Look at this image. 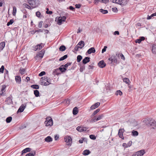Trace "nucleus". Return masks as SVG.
Returning <instances> with one entry per match:
<instances>
[{
  "instance_id": "69168bd1",
  "label": "nucleus",
  "mask_w": 156,
  "mask_h": 156,
  "mask_svg": "<svg viewBox=\"0 0 156 156\" xmlns=\"http://www.w3.org/2000/svg\"><path fill=\"white\" fill-rule=\"evenodd\" d=\"M69 9L73 11H74L75 10V9L72 6H70L69 7Z\"/></svg>"
},
{
  "instance_id": "6ab92c4d",
  "label": "nucleus",
  "mask_w": 156,
  "mask_h": 156,
  "mask_svg": "<svg viewBox=\"0 0 156 156\" xmlns=\"http://www.w3.org/2000/svg\"><path fill=\"white\" fill-rule=\"evenodd\" d=\"M31 150V149L29 147H27L24 149L22 151L21 155H23L24 153H26L28 152H30Z\"/></svg>"
},
{
  "instance_id": "052dcab7",
  "label": "nucleus",
  "mask_w": 156,
  "mask_h": 156,
  "mask_svg": "<svg viewBox=\"0 0 156 156\" xmlns=\"http://www.w3.org/2000/svg\"><path fill=\"white\" fill-rule=\"evenodd\" d=\"M81 5L80 4H76L75 5V7L76 8L79 9L81 6Z\"/></svg>"
},
{
  "instance_id": "7c9ffc66",
  "label": "nucleus",
  "mask_w": 156,
  "mask_h": 156,
  "mask_svg": "<svg viewBox=\"0 0 156 156\" xmlns=\"http://www.w3.org/2000/svg\"><path fill=\"white\" fill-rule=\"evenodd\" d=\"M36 154V151H34V153H29L27 154H26L25 156H34Z\"/></svg>"
},
{
  "instance_id": "2eb2a0df",
  "label": "nucleus",
  "mask_w": 156,
  "mask_h": 156,
  "mask_svg": "<svg viewBox=\"0 0 156 156\" xmlns=\"http://www.w3.org/2000/svg\"><path fill=\"white\" fill-rule=\"evenodd\" d=\"M90 58L89 57H86L82 60V62L83 64H86L90 61Z\"/></svg>"
},
{
  "instance_id": "4c0bfd02",
  "label": "nucleus",
  "mask_w": 156,
  "mask_h": 156,
  "mask_svg": "<svg viewBox=\"0 0 156 156\" xmlns=\"http://www.w3.org/2000/svg\"><path fill=\"white\" fill-rule=\"evenodd\" d=\"M13 10L12 12V15L14 16H15L16 15V7L14 6L13 7Z\"/></svg>"
},
{
  "instance_id": "c03bdc74",
  "label": "nucleus",
  "mask_w": 156,
  "mask_h": 156,
  "mask_svg": "<svg viewBox=\"0 0 156 156\" xmlns=\"http://www.w3.org/2000/svg\"><path fill=\"white\" fill-rule=\"evenodd\" d=\"M14 22V20L13 19H11L10 20V21L8 22L7 23V26H9L10 25L12 24Z\"/></svg>"
},
{
  "instance_id": "a878e982",
  "label": "nucleus",
  "mask_w": 156,
  "mask_h": 156,
  "mask_svg": "<svg viewBox=\"0 0 156 156\" xmlns=\"http://www.w3.org/2000/svg\"><path fill=\"white\" fill-rule=\"evenodd\" d=\"M78 108L77 107H75L73 110V113L74 115H76L78 112Z\"/></svg>"
},
{
  "instance_id": "bb28decb",
  "label": "nucleus",
  "mask_w": 156,
  "mask_h": 156,
  "mask_svg": "<svg viewBox=\"0 0 156 156\" xmlns=\"http://www.w3.org/2000/svg\"><path fill=\"white\" fill-rule=\"evenodd\" d=\"M123 80L124 82L128 84V85H129V83L130 82V80L128 78L126 77L124 78L123 79Z\"/></svg>"
},
{
  "instance_id": "8fccbe9b",
  "label": "nucleus",
  "mask_w": 156,
  "mask_h": 156,
  "mask_svg": "<svg viewBox=\"0 0 156 156\" xmlns=\"http://www.w3.org/2000/svg\"><path fill=\"white\" fill-rule=\"evenodd\" d=\"M132 142L131 141H129L127 144L126 145V146H125L126 147H130L132 145Z\"/></svg>"
},
{
  "instance_id": "c9c22d12",
  "label": "nucleus",
  "mask_w": 156,
  "mask_h": 156,
  "mask_svg": "<svg viewBox=\"0 0 156 156\" xmlns=\"http://www.w3.org/2000/svg\"><path fill=\"white\" fill-rule=\"evenodd\" d=\"M82 59V56L80 55H78L77 57V61L80 62Z\"/></svg>"
},
{
  "instance_id": "a19ab883",
  "label": "nucleus",
  "mask_w": 156,
  "mask_h": 156,
  "mask_svg": "<svg viewBox=\"0 0 156 156\" xmlns=\"http://www.w3.org/2000/svg\"><path fill=\"white\" fill-rule=\"evenodd\" d=\"M100 12L103 14H105L108 12V11L106 10H104L102 9H100Z\"/></svg>"
},
{
  "instance_id": "338daca9",
  "label": "nucleus",
  "mask_w": 156,
  "mask_h": 156,
  "mask_svg": "<svg viewBox=\"0 0 156 156\" xmlns=\"http://www.w3.org/2000/svg\"><path fill=\"white\" fill-rule=\"evenodd\" d=\"M86 139L85 138H83L82 140H79V142L81 144L83 142V141H85V140Z\"/></svg>"
},
{
  "instance_id": "473e14b6",
  "label": "nucleus",
  "mask_w": 156,
  "mask_h": 156,
  "mask_svg": "<svg viewBox=\"0 0 156 156\" xmlns=\"http://www.w3.org/2000/svg\"><path fill=\"white\" fill-rule=\"evenodd\" d=\"M68 57V55H64L63 56L61 57L59 59V61H62L64 60V59H66Z\"/></svg>"
},
{
  "instance_id": "20e7f679",
  "label": "nucleus",
  "mask_w": 156,
  "mask_h": 156,
  "mask_svg": "<svg viewBox=\"0 0 156 156\" xmlns=\"http://www.w3.org/2000/svg\"><path fill=\"white\" fill-rule=\"evenodd\" d=\"M28 2L33 8L37 7L39 4L38 0H29Z\"/></svg>"
},
{
  "instance_id": "680f3d73",
  "label": "nucleus",
  "mask_w": 156,
  "mask_h": 156,
  "mask_svg": "<svg viewBox=\"0 0 156 156\" xmlns=\"http://www.w3.org/2000/svg\"><path fill=\"white\" fill-rule=\"evenodd\" d=\"M88 129V128L83 126L82 129V132H83L84 131H86Z\"/></svg>"
},
{
  "instance_id": "f257e3e1",
  "label": "nucleus",
  "mask_w": 156,
  "mask_h": 156,
  "mask_svg": "<svg viewBox=\"0 0 156 156\" xmlns=\"http://www.w3.org/2000/svg\"><path fill=\"white\" fill-rule=\"evenodd\" d=\"M146 122V125L148 126L151 127L153 129H156V121L151 119H148L147 120H144V122Z\"/></svg>"
},
{
  "instance_id": "ea45409f",
  "label": "nucleus",
  "mask_w": 156,
  "mask_h": 156,
  "mask_svg": "<svg viewBox=\"0 0 156 156\" xmlns=\"http://www.w3.org/2000/svg\"><path fill=\"white\" fill-rule=\"evenodd\" d=\"M25 70L24 69L20 68V72L23 75L24 74Z\"/></svg>"
},
{
  "instance_id": "b1692460",
  "label": "nucleus",
  "mask_w": 156,
  "mask_h": 156,
  "mask_svg": "<svg viewBox=\"0 0 156 156\" xmlns=\"http://www.w3.org/2000/svg\"><path fill=\"white\" fill-rule=\"evenodd\" d=\"M90 151L88 150H85L83 152V154L84 155H87L90 153Z\"/></svg>"
},
{
  "instance_id": "e2e57ef3",
  "label": "nucleus",
  "mask_w": 156,
  "mask_h": 156,
  "mask_svg": "<svg viewBox=\"0 0 156 156\" xmlns=\"http://www.w3.org/2000/svg\"><path fill=\"white\" fill-rule=\"evenodd\" d=\"M112 10L113 12H116L117 11V9L116 7L112 8Z\"/></svg>"
},
{
  "instance_id": "f8f14e48",
  "label": "nucleus",
  "mask_w": 156,
  "mask_h": 156,
  "mask_svg": "<svg viewBox=\"0 0 156 156\" xmlns=\"http://www.w3.org/2000/svg\"><path fill=\"white\" fill-rule=\"evenodd\" d=\"M6 103L8 105H10L12 104V98L9 97L7 98L5 100Z\"/></svg>"
},
{
  "instance_id": "7ed1b4c3",
  "label": "nucleus",
  "mask_w": 156,
  "mask_h": 156,
  "mask_svg": "<svg viewBox=\"0 0 156 156\" xmlns=\"http://www.w3.org/2000/svg\"><path fill=\"white\" fill-rule=\"evenodd\" d=\"M108 60L109 63L112 65L117 63V60L115 55L110 56Z\"/></svg>"
},
{
  "instance_id": "c756f323",
  "label": "nucleus",
  "mask_w": 156,
  "mask_h": 156,
  "mask_svg": "<svg viewBox=\"0 0 156 156\" xmlns=\"http://www.w3.org/2000/svg\"><path fill=\"white\" fill-rule=\"evenodd\" d=\"M5 44L4 42H2L0 43V48L3 49L5 46Z\"/></svg>"
},
{
  "instance_id": "72a5a7b5",
  "label": "nucleus",
  "mask_w": 156,
  "mask_h": 156,
  "mask_svg": "<svg viewBox=\"0 0 156 156\" xmlns=\"http://www.w3.org/2000/svg\"><path fill=\"white\" fill-rule=\"evenodd\" d=\"M31 87L35 89H38L39 87V85L36 84H34L31 86Z\"/></svg>"
},
{
  "instance_id": "39448f33",
  "label": "nucleus",
  "mask_w": 156,
  "mask_h": 156,
  "mask_svg": "<svg viewBox=\"0 0 156 156\" xmlns=\"http://www.w3.org/2000/svg\"><path fill=\"white\" fill-rule=\"evenodd\" d=\"M44 123L46 126H51L53 124L52 119L50 117H47L46 118V121L44 122Z\"/></svg>"
},
{
  "instance_id": "13d9d810",
  "label": "nucleus",
  "mask_w": 156,
  "mask_h": 156,
  "mask_svg": "<svg viewBox=\"0 0 156 156\" xmlns=\"http://www.w3.org/2000/svg\"><path fill=\"white\" fill-rule=\"evenodd\" d=\"M109 2V0H101V2L105 3V4L108 3Z\"/></svg>"
},
{
  "instance_id": "9d476101",
  "label": "nucleus",
  "mask_w": 156,
  "mask_h": 156,
  "mask_svg": "<svg viewBox=\"0 0 156 156\" xmlns=\"http://www.w3.org/2000/svg\"><path fill=\"white\" fill-rule=\"evenodd\" d=\"M26 106V105H24L22 104L21 105L20 107L18 110L17 113H18L19 112H23L24 109L25 108Z\"/></svg>"
},
{
  "instance_id": "f03ea898",
  "label": "nucleus",
  "mask_w": 156,
  "mask_h": 156,
  "mask_svg": "<svg viewBox=\"0 0 156 156\" xmlns=\"http://www.w3.org/2000/svg\"><path fill=\"white\" fill-rule=\"evenodd\" d=\"M41 84L44 86H48L51 84V79L47 77H42L41 78Z\"/></svg>"
},
{
  "instance_id": "a211bd4d",
  "label": "nucleus",
  "mask_w": 156,
  "mask_h": 156,
  "mask_svg": "<svg viewBox=\"0 0 156 156\" xmlns=\"http://www.w3.org/2000/svg\"><path fill=\"white\" fill-rule=\"evenodd\" d=\"M42 44V43H41L39 44L36 45L34 48V50L35 51L39 50L42 49V46H41V44Z\"/></svg>"
},
{
  "instance_id": "2f4dec72",
  "label": "nucleus",
  "mask_w": 156,
  "mask_h": 156,
  "mask_svg": "<svg viewBox=\"0 0 156 156\" xmlns=\"http://www.w3.org/2000/svg\"><path fill=\"white\" fill-rule=\"evenodd\" d=\"M34 94L36 97H38L39 96V92L37 90H34Z\"/></svg>"
},
{
  "instance_id": "603ef678",
  "label": "nucleus",
  "mask_w": 156,
  "mask_h": 156,
  "mask_svg": "<svg viewBox=\"0 0 156 156\" xmlns=\"http://www.w3.org/2000/svg\"><path fill=\"white\" fill-rule=\"evenodd\" d=\"M46 9L47 11L46 12L47 14H51L52 13V12L51 11H49V9L48 8H47Z\"/></svg>"
},
{
  "instance_id": "37998d69",
  "label": "nucleus",
  "mask_w": 156,
  "mask_h": 156,
  "mask_svg": "<svg viewBox=\"0 0 156 156\" xmlns=\"http://www.w3.org/2000/svg\"><path fill=\"white\" fill-rule=\"evenodd\" d=\"M122 92L120 90H117L116 93L115 94L116 95H119L120 96H121L122 95Z\"/></svg>"
},
{
  "instance_id": "dca6fc26",
  "label": "nucleus",
  "mask_w": 156,
  "mask_h": 156,
  "mask_svg": "<svg viewBox=\"0 0 156 156\" xmlns=\"http://www.w3.org/2000/svg\"><path fill=\"white\" fill-rule=\"evenodd\" d=\"M59 70L62 73L65 72L66 70V69L65 68L64 66H62V65L58 68L55 69L56 71H57Z\"/></svg>"
},
{
  "instance_id": "864d4df0",
  "label": "nucleus",
  "mask_w": 156,
  "mask_h": 156,
  "mask_svg": "<svg viewBox=\"0 0 156 156\" xmlns=\"http://www.w3.org/2000/svg\"><path fill=\"white\" fill-rule=\"evenodd\" d=\"M43 23V22L42 21L40 22L38 24V27L40 28H41Z\"/></svg>"
},
{
  "instance_id": "de8ad7c7",
  "label": "nucleus",
  "mask_w": 156,
  "mask_h": 156,
  "mask_svg": "<svg viewBox=\"0 0 156 156\" xmlns=\"http://www.w3.org/2000/svg\"><path fill=\"white\" fill-rule=\"evenodd\" d=\"M4 69V66H2L1 68H0V73H3Z\"/></svg>"
},
{
  "instance_id": "f704fd0d",
  "label": "nucleus",
  "mask_w": 156,
  "mask_h": 156,
  "mask_svg": "<svg viewBox=\"0 0 156 156\" xmlns=\"http://www.w3.org/2000/svg\"><path fill=\"white\" fill-rule=\"evenodd\" d=\"M12 118L11 116L8 117L6 119V121L7 123H9L12 120Z\"/></svg>"
},
{
  "instance_id": "a18cd8bd",
  "label": "nucleus",
  "mask_w": 156,
  "mask_h": 156,
  "mask_svg": "<svg viewBox=\"0 0 156 156\" xmlns=\"http://www.w3.org/2000/svg\"><path fill=\"white\" fill-rule=\"evenodd\" d=\"M6 88V86L5 85H4L2 86V88L1 89V91L2 92V94H0V95H2V94L5 91V90Z\"/></svg>"
},
{
  "instance_id": "5fc2aeb1",
  "label": "nucleus",
  "mask_w": 156,
  "mask_h": 156,
  "mask_svg": "<svg viewBox=\"0 0 156 156\" xmlns=\"http://www.w3.org/2000/svg\"><path fill=\"white\" fill-rule=\"evenodd\" d=\"M36 14L37 17H39L41 15V13L39 11H37L36 12Z\"/></svg>"
},
{
  "instance_id": "c85d7f7f",
  "label": "nucleus",
  "mask_w": 156,
  "mask_h": 156,
  "mask_svg": "<svg viewBox=\"0 0 156 156\" xmlns=\"http://www.w3.org/2000/svg\"><path fill=\"white\" fill-rule=\"evenodd\" d=\"M66 49V48L64 45L61 46L59 48V50L61 51H65Z\"/></svg>"
},
{
  "instance_id": "ddd939ff",
  "label": "nucleus",
  "mask_w": 156,
  "mask_h": 156,
  "mask_svg": "<svg viewBox=\"0 0 156 156\" xmlns=\"http://www.w3.org/2000/svg\"><path fill=\"white\" fill-rule=\"evenodd\" d=\"M41 53H39L38 54L36 55L35 57V58L37 59V58H38V57H39L40 58H42L44 55V51L43 50H42L41 51Z\"/></svg>"
},
{
  "instance_id": "aec40b11",
  "label": "nucleus",
  "mask_w": 156,
  "mask_h": 156,
  "mask_svg": "<svg viewBox=\"0 0 156 156\" xmlns=\"http://www.w3.org/2000/svg\"><path fill=\"white\" fill-rule=\"evenodd\" d=\"M152 51L154 54H156V45L153 44L152 47Z\"/></svg>"
},
{
  "instance_id": "58836bf2",
  "label": "nucleus",
  "mask_w": 156,
  "mask_h": 156,
  "mask_svg": "<svg viewBox=\"0 0 156 156\" xmlns=\"http://www.w3.org/2000/svg\"><path fill=\"white\" fill-rule=\"evenodd\" d=\"M100 111V109L99 108H98L95 111L93 114L92 115V116H94L98 112H99Z\"/></svg>"
},
{
  "instance_id": "3c124183",
  "label": "nucleus",
  "mask_w": 156,
  "mask_h": 156,
  "mask_svg": "<svg viewBox=\"0 0 156 156\" xmlns=\"http://www.w3.org/2000/svg\"><path fill=\"white\" fill-rule=\"evenodd\" d=\"M46 73L44 71H42L39 74V76H43Z\"/></svg>"
},
{
  "instance_id": "412c9836",
  "label": "nucleus",
  "mask_w": 156,
  "mask_h": 156,
  "mask_svg": "<svg viewBox=\"0 0 156 156\" xmlns=\"http://www.w3.org/2000/svg\"><path fill=\"white\" fill-rule=\"evenodd\" d=\"M15 80L16 82L19 84H20L21 81V77L19 76H16L15 77Z\"/></svg>"
},
{
  "instance_id": "0e129e2a",
  "label": "nucleus",
  "mask_w": 156,
  "mask_h": 156,
  "mask_svg": "<svg viewBox=\"0 0 156 156\" xmlns=\"http://www.w3.org/2000/svg\"><path fill=\"white\" fill-rule=\"evenodd\" d=\"M21 11L24 14H26L27 13L26 10L25 9H22Z\"/></svg>"
},
{
  "instance_id": "9b49d317",
  "label": "nucleus",
  "mask_w": 156,
  "mask_h": 156,
  "mask_svg": "<svg viewBox=\"0 0 156 156\" xmlns=\"http://www.w3.org/2000/svg\"><path fill=\"white\" fill-rule=\"evenodd\" d=\"M145 153L144 150H141L136 152L135 153L137 156H143Z\"/></svg>"
},
{
  "instance_id": "4468645a",
  "label": "nucleus",
  "mask_w": 156,
  "mask_h": 156,
  "mask_svg": "<svg viewBox=\"0 0 156 156\" xmlns=\"http://www.w3.org/2000/svg\"><path fill=\"white\" fill-rule=\"evenodd\" d=\"M119 1L118 4L121 5H125L127 3V0H119Z\"/></svg>"
},
{
  "instance_id": "5701e85b",
  "label": "nucleus",
  "mask_w": 156,
  "mask_h": 156,
  "mask_svg": "<svg viewBox=\"0 0 156 156\" xmlns=\"http://www.w3.org/2000/svg\"><path fill=\"white\" fill-rule=\"evenodd\" d=\"M132 135L133 136H136L138 135L139 133L136 130H133L132 131Z\"/></svg>"
},
{
  "instance_id": "1a4fd4ad",
  "label": "nucleus",
  "mask_w": 156,
  "mask_h": 156,
  "mask_svg": "<svg viewBox=\"0 0 156 156\" xmlns=\"http://www.w3.org/2000/svg\"><path fill=\"white\" fill-rule=\"evenodd\" d=\"M98 65V66L101 68H103L105 67L106 65V63L103 60L99 61Z\"/></svg>"
},
{
  "instance_id": "bf43d9fd",
  "label": "nucleus",
  "mask_w": 156,
  "mask_h": 156,
  "mask_svg": "<svg viewBox=\"0 0 156 156\" xmlns=\"http://www.w3.org/2000/svg\"><path fill=\"white\" fill-rule=\"evenodd\" d=\"M119 55H120V56L121 59L123 60H125V58L123 55L122 53H119Z\"/></svg>"
},
{
  "instance_id": "6e6d98bb",
  "label": "nucleus",
  "mask_w": 156,
  "mask_h": 156,
  "mask_svg": "<svg viewBox=\"0 0 156 156\" xmlns=\"http://www.w3.org/2000/svg\"><path fill=\"white\" fill-rule=\"evenodd\" d=\"M80 47L78 46L77 45L75 46L74 48V50L76 51H77L78 50L79 48H80Z\"/></svg>"
},
{
  "instance_id": "4d7b16f0",
  "label": "nucleus",
  "mask_w": 156,
  "mask_h": 156,
  "mask_svg": "<svg viewBox=\"0 0 156 156\" xmlns=\"http://www.w3.org/2000/svg\"><path fill=\"white\" fill-rule=\"evenodd\" d=\"M107 48V47L106 46H105L102 49V53H103L105 52L106 51V49Z\"/></svg>"
},
{
  "instance_id": "774afa93",
  "label": "nucleus",
  "mask_w": 156,
  "mask_h": 156,
  "mask_svg": "<svg viewBox=\"0 0 156 156\" xmlns=\"http://www.w3.org/2000/svg\"><path fill=\"white\" fill-rule=\"evenodd\" d=\"M85 69L84 67H81L80 69V72H82L83 71V70Z\"/></svg>"
},
{
  "instance_id": "f3484780",
  "label": "nucleus",
  "mask_w": 156,
  "mask_h": 156,
  "mask_svg": "<svg viewBox=\"0 0 156 156\" xmlns=\"http://www.w3.org/2000/svg\"><path fill=\"white\" fill-rule=\"evenodd\" d=\"M95 50L94 47H91L89 48L87 51L88 54H90L92 53H94L95 52Z\"/></svg>"
},
{
  "instance_id": "e433bc0d",
  "label": "nucleus",
  "mask_w": 156,
  "mask_h": 156,
  "mask_svg": "<svg viewBox=\"0 0 156 156\" xmlns=\"http://www.w3.org/2000/svg\"><path fill=\"white\" fill-rule=\"evenodd\" d=\"M155 16H156V12L152 14L150 16H148V17L147 18V19L150 20L151 19L152 17Z\"/></svg>"
},
{
  "instance_id": "393cba45",
  "label": "nucleus",
  "mask_w": 156,
  "mask_h": 156,
  "mask_svg": "<svg viewBox=\"0 0 156 156\" xmlns=\"http://www.w3.org/2000/svg\"><path fill=\"white\" fill-rule=\"evenodd\" d=\"M45 141L46 142H49L52 141V139L50 136H48L45 139Z\"/></svg>"
},
{
  "instance_id": "4be33fe9",
  "label": "nucleus",
  "mask_w": 156,
  "mask_h": 156,
  "mask_svg": "<svg viewBox=\"0 0 156 156\" xmlns=\"http://www.w3.org/2000/svg\"><path fill=\"white\" fill-rule=\"evenodd\" d=\"M78 45H80V48H82L84 46V42L82 41H81L79 42L77 44Z\"/></svg>"
},
{
  "instance_id": "09e8293b",
  "label": "nucleus",
  "mask_w": 156,
  "mask_h": 156,
  "mask_svg": "<svg viewBox=\"0 0 156 156\" xmlns=\"http://www.w3.org/2000/svg\"><path fill=\"white\" fill-rule=\"evenodd\" d=\"M23 5L24 7H26V8L29 9H31V8L30 7V6L26 3H24L23 4Z\"/></svg>"
},
{
  "instance_id": "49530a36",
  "label": "nucleus",
  "mask_w": 156,
  "mask_h": 156,
  "mask_svg": "<svg viewBox=\"0 0 156 156\" xmlns=\"http://www.w3.org/2000/svg\"><path fill=\"white\" fill-rule=\"evenodd\" d=\"M89 137L90 139L93 140H95L96 139V136L92 134L90 135Z\"/></svg>"
},
{
  "instance_id": "0eeeda50",
  "label": "nucleus",
  "mask_w": 156,
  "mask_h": 156,
  "mask_svg": "<svg viewBox=\"0 0 156 156\" xmlns=\"http://www.w3.org/2000/svg\"><path fill=\"white\" fill-rule=\"evenodd\" d=\"M104 115L103 114H101L97 117H96L95 116L94 117V119H92V121H91V122L92 121L93 122H95L96 121H98L99 120L101 119L102 118L104 117Z\"/></svg>"
},
{
  "instance_id": "79ce46f5",
  "label": "nucleus",
  "mask_w": 156,
  "mask_h": 156,
  "mask_svg": "<svg viewBox=\"0 0 156 156\" xmlns=\"http://www.w3.org/2000/svg\"><path fill=\"white\" fill-rule=\"evenodd\" d=\"M82 128L83 126H78L77 127L76 129L79 132H82Z\"/></svg>"
},
{
  "instance_id": "cd10ccee",
  "label": "nucleus",
  "mask_w": 156,
  "mask_h": 156,
  "mask_svg": "<svg viewBox=\"0 0 156 156\" xmlns=\"http://www.w3.org/2000/svg\"><path fill=\"white\" fill-rule=\"evenodd\" d=\"M64 22L61 19V16L59 17L57 21V23L58 25H60L62 24V22Z\"/></svg>"
},
{
  "instance_id": "6e6552de",
  "label": "nucleus",
  "mask_w": 156,
  "mask_h": 156,
  "mask_svg": "<svg viewBox=\"0 0 156 156\" xmlns=\"http://www.w3.org/2000/svg\"><path fill=\"white\" fill-rule=\"evenodd\" d=\"M124 131V130L123 129H120L119 130L118 132L119 136L122 139H124V137L123 136V133Z\"/></svg>"
},
{
  "instance_id": "423d86ee",
  "label": "nucleus",
  "mask_w": 156,
  "mask_h": 156,
  "mask_svg": "<svg viewBox=\"0 0 156 156\" xmlns=\"http://www.w3.org/2000/svg\"><path fill=\"white\" fill-rule=\"evenodd\" d=\"M72 138L70 136H65L64 138V140L68 145H71L72 143Z\"/></svg>"
}]
</instances>
